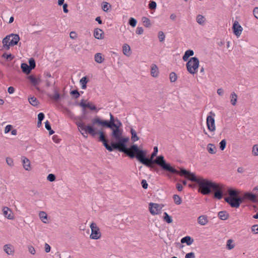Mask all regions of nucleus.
I'll use <instances>...</instances> for the list:
<instances>
[{"label": "nucleus", "mask_w": 258, "mask_h": 258, "mask_svg": "<svg viewBox=\"0 0 258 258\" xmlns=\"http://www.w3.org/2000/svg\"><path fill=\"white\" fill-rule=\"evenodd\" d=\"M199 187V191L203 195H209L214 189H216L217 183L201 177L197 178L195 181Z\"/></svg>", "instance_id": "nucleus-5"}, {"label": "nucleus", "mask_w": 258, "mask_h": 258, "mask_svg": "<svg viewBox=\"0 0 258 258\" xmlns=\"http://www.w3.org/2000/svg\"><path fill=\"white\" fill-rule=\"evenodd\" d=\"M186 67L188 72L194 75L198 72L199 67V60L197 57H191L186 62Z\"/></svg>", "instance_id": "nucleus-7"}, {"label": "nucleus", "mask_w": 258, "mask_h": 258, "mask_svg": "<svg viewBox=\"0 0 258 258\" xmlns=\"http://www.w3.org/2000/svg\"><path fill=\"white\" fill-rule=\"evenodd\" d=\"M142 21L143 23V25L145 27H149L150 26V25H151L150 21L148 18L144 17L142 18Z\"/></svg>", "instance_id": "nucleus-38"}, {"label": "nucleus", "mask_w": 258, "mask_h": 258, "mask_svg": "<svg viewBox=\"0 0 258 258\" xmlns=\"http://www.w3.org/2000/svg\"><path fill=\"white\" fill-rule=\"evenodd\" d=\"M230 206L232 208H238L241 203H242V199L241 197H226L224 199Z\"/></svg>", "instance_id": "nucleus-9"}, {"label": "nucleus", "mask_w": 258, "mask_h": 258, "mask_svg": "<svg viewBox=\"0 0 258 258\" xmlns=\"http://www.w3.org/2000/svg\"><path fill=\"white\" fill-rule=\"evenodd\" d=\"M218 217L222 220H227L229 215L228 213L225 211H222L218 213Z\"/></svg>", "instance_id": "nucleus-24"}, {"label": "nucleus", "mask_w": 258, "mask_h": 258, "mask_svg": "<svg viewBox=\"0 0 258 258\" xmlns=\"http://www.w3.org/2000/svg\"><path fill=\"white\" fill-rule=\"evenodd\" d=\"M231 104L235 106L236 104L237 100V96L235 92H232L230 94V96Z\"/></svg>", "instance_id": "nucleus-28"}, {"label": "nucleus", "mask_w": 258, "mask_h": 258, "mask_svg": "<svg viewBox=\"0 0 258 258\" xmlns=\"http://www.w3.org/2000/svg\"><path fill=\"white\" fill-rule=\"evenodd\" d=\"M94 59L95 61L98 63H101L104 60V58L102 57V55L101 53H97L95 54Z\"/></svg>", "instance_id": "nucleus-29"}, {"label": "nucleus", "mask_w": 258, "mask_h": 258, "mask_svg": "<svg viewBox=\"0 0 258 258\" xmlns=\"http://www.w3.org/2000/svg\"><path fill=\"white\" fill-rule=\"evenodd\" d=\"M157 4L154 1H150L149 7L151 10H155L156 8Z\"/></svg>", "instance_id": "nucleus-51"}, {"label": "nucleus", "mask_w": 258, "mask_h": 258, "mask_svg": "<svg viewBox=\"0 0 258 258\" xmlns=\"http://www.w3.org/2000/svg\"><path fill=\"white\" fill-rule=\"evenodd\" d=\"M141 184L143 188L147 189L148 187V183L145 179H143L141 181Z\"/></svg>", "instance_id": "nucleus-58"}, {"label": "nucleus", "mask_w": 258, "mask_h": 258, "mask_svg": "<svg viewBox=\"0 0 258 258\" xmlns=\"http://www.w3.org/2000/svg\"><path fill=\"white\" fill-rule=\"evenodd\" d=\"M137 22V20L133 18H131L128 22L129 24L133 27H135L136 26Z\"/></svg>", "instance_id": "nucleus-48"}, {"label": "nucleus", "mask_w": 258, "mask_h": 258, "mask_svg": "<svg viewBox=\"0 0 258 258\" xmlns=\"http://www.w3.org/2000/svg\"><path fill=\"white\" fill-rule=\"evenodd\" d=\"M22 160L24 168L26 170L29 171L31 169L30 162L29 160L25 157H22Z\"/></svg>", "instance_id": "nucleus-20"}, {"label": "nucleus", "mask_w": 258, "mask_h": 258, "mask_svg": "<svg viewBox=\"0 0 258 258\" xmlns=\"http://www.w3.org/2000/svg\"><path fill=\"white\" fill-rule=\"evenodd\" d=\"M219 145H220V149L222 151H223L225 149L226 146V140L225 139L222 140L220 142Z\"/></svg>", "instance_id": "nucleus-44"}, {"label": "nucleus", "mask_w": 258, "mask_h": 258, "mask_svg": "<svg viewBox=\"0 0 258 258\" xmlns=\"http://www.w3.org/2000/svg\"><path fill=\"white\" fill-rule=\"evenodd\" d=\"M209 114L206 119L207 126L210 131L214 132L216 129L214 119L215 114L213 111H210Z\"/></svg>", "instance_id": "nucleus-10"}, {"label": "nucleus", "mask_w": 258, "mask_h": 258, "mask_svg": "<svg viewBox=\"0 0 258 258\" xmlns=\"http://www.w3.org/2000/svg\"><path fill=\"white\" fill-rule=\"evenodd\" d=\"M12 126L11 125H7L5 129V133H8L12 129Z\"/></svg>", "instance_id": "nucleus-61"}, {"label": "nucleus", "mask_w": 258, "mask_h": 258, "mask_svg": "<svg viewBox=\"0 0 258 258\" xmlns=\"http://www.w3.org/2000/svg\"><path fill=\"white\" fill-rule=\"evenodd\" d=\"M241 198L242 199V202L245 200L253 203L257 202L256 194H253L250 192H246L244 193L242 197Z\"/></svg>", "instance_id": "nucleus-13"}, {"label": "nucleus", "mask_w": 258, "mask_h": 258, "mask_svg": "<svg viewBox=\"0 0 258 258\" xmlns=\"http://www.w3.org/2000/svg\"><path fill=\"white\" fill-rule=\"evenodd\" d=\"M194 52L192 50L189 49V50H186L185 52L184 55L183 56V57H182L183 60L185 61H187L188 59V58L190 56H192L194 55Z\"/></svg>", "instance_id": "nucleus-26"}, {"label": "nucleus", "mask_w": 258, "mask_h": 258, "mask_svg": "<svg viewBox=\"0 0 258 258\" xmlns=\"http://www.w3.org/2000/svg\"><path fill=\"white\" fill-rule=\"evenodd\" d=\"M163 220L167 223H171L172 222L171 217L166 213H164Z\"/></svg>", "instance_id": "nucleus-39"}, {"label": "nucleus", "mask_w": 258, "mask_h": 258, "mask_svg": "<svg viewBox=\"0 0 258 258\" xmlns=\"http://www.w3.org/2000/svg\"><path fill=\"white\" fill-rule=\"evenodd\" d=\"M52 140L56 143H58L60 141V140L58 138L56 135H54L52 137Z\"/></svg>", "instance_id": "nucleus-64"}, {"label": "nucleus", "mask_w": 258, "mask_h": 258, "mask_svg": "<svg viewBox=\"0 0 258 258\" xmlns=\"http://www.w3.org/2000/svg\"><path fill=\"white\" fill-rule=\"evenodd\" d=\"M111 7V5L107 2H104L102 4V9L104 12H107Z\"/></svg>", "instance_id": "nucleus-37"}, {"label": "nucleus", "mask_w": 258, "mask_h": 258, "mask_svg": "<svg viewBox=\"0 0 258 258\" xmlns=\"http://www.w3.org/2000/svg\"><path fill=\"white\" fill-rule=\"evenodd\" d=\"M29 103L33 106H36L38 104V101L35 97H32L28 99Z\"/></svg>", "instance_id": "nucleus-35"}, {"label": "nucleus", "mask_w": 258, "mask_h": 258, "mask_svg": "<svg viewBox=\"0 0 258 258\" xmlns=\"http://www.w3.org/2000/svg\"><path fill=\"white\" fill-rule=\"evenodd\" d=\"M180 242L181 243H186L187 245H190L193 243L194 239L189 236H186L181 238Z\"/></svg>", "instance_id": "nucleus-21"}, {"label": "nucleus", "mask_w": 258, "mask_h": 258, "mask_svg": "<svg viewBox=\"0 0 258 258\" xmlns=\"http://www.w3.org/2000/svg\"><path fill=\"white\" fill-rule=\"evenodd\" d=\"M19 40L20 37L18 34L15 33H11V34L7 36L3 40L4 47L7 49H9L10 46H14L16 45Z\"/></svg>", "instance_id": "nucleus-6"}, {"label": "nucleus", "mask_w": 258, "mask_h": 258, "mask_svg": "<svg viewBox=\"0 0 258 258\" xmlns=\"http://www.w3.org/2000/svg\"><path fill=\"white\" fill-rule=\"evenodd\" d=\"M185 258H195V254L193 252L187 253L186 254Z\"/></svg>", "instance_id": "nucleus-57"}, {"label": "nucleus", "mask_w": 258, "mask_h": 258, "mask_svg": "<svg viewBox=\"0 0 258 258\" xmlns=\"http://www.w3.org/2000/svg\"><path fill=\"white\" fill-rule=\"evenodd\" d=\"M254 16L258 19V7H255L253 11Z\"/></svg>", "instance_id": "nucleus-60"}, {"label": "nucleus", "mask_w": 258, "mask_h": 258, "mask_svg": "<svg viewBox=\"0 0 258 258\" xmlns=\"http://www.w3.org/2000/svg\"><path fill=\"white\" fill-rule=\"evenodd\" d=\"M214 191V198L218 200H221L223 197V186L222 184L218 183L216 189L213 190Z\"/></svg>", "instance_id": "nucleus-14"}, {"label": "nucleus", "mask_w": 258, "mask_h": 258, "mask_svg": "<svg viewBox=\"0 0 258 258\" xmlns=\"http://www.w3.org/2000/svg\"><path fill=\"white\" fill-rule=\"evenodd\" d=\"M149 208L151 214L153 215H155L161 212L162 206L158 204L150 203L149 205Z\"/></svg>", "instance_id": "nucleus-12"}, {"label": "nucleus", "mask_w": 258, "mask_h": 258, "mask_svg": "<svg viewBox=\"0 0 258 258\" xmlns=\"http://www.w3.org/2000/svg\"><path fill=\"white\" fill-rule=\"evenodd\" d=\"M87 100H85L84 99H82L79 103V105L83 107V108H88L91 110L96 111V112L98 111V109L96 108V106L92 104L91 103L88 102L86 103L85 102H87Z\"/></svg>", "instance_id": "nucleus-15"}, {"label": "nucleus", "mask_w": 258, "mask_h": 258, "mask_svg": "<svg viewBox=\"0 0 258 258\" xmlns=\"http://www.w3.org/2000/svg\"><path fill=\"white\" fill-rule=\"evenodd\" d=\"M47 179L49 181H53L55 180V176L53 174H49L47 177Z\"/></svg>", "instance_id": "nucleus-53"}, {"label": "nucleus", "mask_w": 258, "mask_h": 258, "mask_svg": "<svg viewBox=\"0 0 258 258\" xmlns=\"http://www.w3.org/2000/svg\"><path fill=\"white\" fill-rule=\"evenodd\" d=\"M228 193L229 195V197H237L238 195V192L236 190L231 188L228 189Z\"/></svg>", "instance_id": "nucleus-32"}, {"label": "nucleus", "mask_w": 258, "mask_h": 258, "mask_svg": "<svg viewBox=\"0 0 258 258\" xmlns=\"http://www.w3.org/2000/svg\"><path fill=\"white\" fill-rule=\"evenodd\" d=\"M39 216L40 219L41 220V221L43 223H47L46 220H47V215L45 212L41 211L39 214Z\"/></svg>", "instance_id": "nucleus-33"}, {"label": "nucleus", "mask_w": 258, "mask_h": 258, "mask_svg": "<svg viewBox=\"0 0 258 258\" xmlns=\"http://www.w3.org/2000/svg\"><path fill=\"white\" fill-rule=\"evenodd\" d=\"M178 175L183 177L192 182H195L197 178L195 173L182 167H178Z\"/></svg>", "instance_id": "nucleus-8"}, {"label": "nucleus", "mask_w": 258, "mask_h": 258, "mask_svg": "<svg viewBox=\"0 0 258 258\" xmlns=\"http://www.w3.org/2000/svg\"><path fill=\"white\" fill-rule=\"evenodd\" d=\"M21 68L23 72L26 74H29L32 70L31 68L26 63H22Z\"/></svg>", "instance_id": "nucleus-25"}, {"label": "nucleus", "mask_w": 258, "mask_h": 258, "mask_svg": "<svg viewBox=\"0 0 258 258\" xmlns=\"http://www.w3.org/2000/svg\"><path fill=\"white\" fill-rule=\"evenodd\" d=\"M91 229V234L90 238L93 239H98L101 236V234L100 232L99 227L97 226L96 224L92 222L90 225Z\"/></svg>", "instance_id": "nucleus-11"}, {"label": "nucleus", "mask_w": 258, "mask_h": 258, "mask_svg": "<svg viewBox=\"0 0 258 258\" xmlns=\"http://www.w3.org/2000/svg\"><path fill=\"white\" fill-rule=\"evenodd\" d=\"M62 112L65 115L68 116L69 117H70L72 119L75 118L74 114L69 109H68L67 107L63 108Z\"/></svg>", "instance_id": "nucleus-27"}, {"label": "nucleus", "mask_w": 258, "mask_h": 258, "mask_svg": "<svg viewBox=\"0 0 258 258\" xmlns=\"http://www.w3.org/2000/svg\"><path fill=\"white\" fill-rule=\"evenodd\" d=\"M131 133L132 135L131 139L133 142H135L139 140V137L137 136L136 131L133 128H132L131 130Z\"/></svg>", "instance_id": "nucleus-30"}, {"label": "nucleus", "mask_w": 258, "mask_h": 258, "mask_svg": "<svg viewBox=\"0 0 258 258\" xmlns=\"http://www.w3.org/2000/svg\"><path fill=\"white\" fill-rule=\"evenodd\" d=\"M151 75L152 77L157 78L159 76V72L157 66L155 64L151 65Z\"/></svg>", "instance_id": "nucleus-18"}, {"label": "nucleus", "mask_w": 258, "mask_h": 258, "mask_svg": "<svg viewBox=\"0 0 258 258\" xmlns=\"http://www.w3.org/2000/svg\"><path fill=\"white\" fill-rule=\"evenodd\" d=\"M4 216L8 219L12 220L14 219V216L11 210L7 207H4L3 209Z\"/></svg>", "instance_id": "nucleus-16"}, {"label": "nucleus", "mask_w": 258, "mask_h": 258, "mask_svg": "<svg viewBox=\"0 0 258 258\" xmlns=\"http://www.w3.org/2000/svg\"><path fill=\"white\" fill-rule=\"evenodd\" d=\"M6 162L10 166H13L14 165L13 160L10 157H7L6 158Z\"/></svg>", "instance_id": "nucleus-56"}, {"label": "nucleus", "mask_w": 258, "mask_h": 258, "mask_svg": "<svg viewBox=\"0 0 258 258\" xmlns=\"http://www.w3.org/2000/svg\"><path fill=\"white\" fill-rule=\"evenodd\" d=\"M169 79L171 82H174L177 80V76L174 72H171L169 75Z\"/></svg>", "instance_id": "nucleus-40"}, {"label": "nucleus", "mask_w": 258, "mask_h": 258, "mask_svg": "<svg viewBox=\"0 0 258 258\" xmlns=\"http://www.w3.org/2000/svg\"><path fill=\"white\" fill-rule=\"evenodd\" d=\"M208 222V216L207 215H201L198 218V223L204 226Z\"/></svg>", "instance_id": "nucleus-19"}, {"label": "nucleus", "mask_w": 258, "mask_h": 258, "mask_svg": "<svg viewBox=\"0 0 258 258\" xmlns=\"http://www.w3.org/2000/svg\"><path fill=\"white\" fill-rule=\"evenodd\" d=\"M95 38L102 39L104 38V33H93Z\"/></svg>", "instance_id": "nucleus-50"}, {"label": "nucleus", "mask_w": 258, "mask_h": 258, "mask_svg": "<svg viewBox=\"0 0 258 258\" xmlns=\"http://www.w3.org/2000/svg\"><path fill=\"white\" fill-rule=\"evenodd\" d=\"M50 98L56 101L60 98V95L58 92L55 91L53 95L50 96Z\"/></svg>", "instance_id": "nucleus-49"}, {"label": "nucleus", "mask_w": 258, "mask_h": 258, "mask_svg": "<svg viewBox=\"0 0 258 258\" xmlns=\"http://www.w3.org/2000/svg\"><path fill=\"white\" fill-rule=\"evenodd\" d=\"M252 154L254 156L258 155V145H254L252 148Z\"/></svg>", "instance_id": "nucleus-52"}, {"label": "nucleus", "mask_w": 258, "mask_h": 258, "mask_svg": "<svg viewBox=\"0 0 258 258\" xmlns=\"http://www.w3.org/2000/svg\"><path fill=\"white\" fill-rule=\"evenodd\" d=\"M44 118V114L42 112H40L38 115V120L40 121H42Z\"/></svg>", "instance_id": "nucleus-59"}, {"label": "nucleus", "mask_w": 258, "mask_h": 258, "mask_svg": "<svg viewBox=\"0 0 258 258\" xmlns=\"http://www.w3.org/2000/svg\"><path fill=\"white\" fill-rule=\"evenodd\" d=\"M233 240L232 239H229L227 241L226 246L227 248L230 250L234 247V244H232Z\"/></svg>", "instance_id": "nucleus-41"}, {"label": "nucleus", "mask_w": 258, "mask_h": 258, "mask_svg": "<svg viewBox=\"0 0 258 258\" xmlns=\"http://www.w3.org/2000/svg\"><path fill=\"white\" fill-rule=\"evenodd\" d=\"M207 150L210 154H214L216 153V148L213 144H208Z\"/></svg>", "instance_id": "nucleus-31"}, {"label": "nucleus", "mask_w": 258, "mask_h": 258, "mask_svg": "<svg viewBox=\"0 0 258 258\" xmlns=\"http://www.w3.org/2000/svg\"><path fill=\"white\" fill-rule=\"evenodd\" d=\"M29 66L31 68V70L35 68L36 64L35 60L33 58H31L29 60Z\"/></svg>", "instance_id": "nucleus-46"}, {"label": "nucleus", "mask_w": 258, "mask_h": 258, "mask_svg": "<svg viewBox=\"0 0 258 258\" xmlns=\"http://www.w3.org/2000/svg\"><path fill=\"white\" fill-rule=\"evenodd\" d=\"M76 124L79 131L84 137L87 138L88 134H90L92 137H95L96 135L99 134V141L102 142L104 146L108 151L109 152L112 151V142L110 145L108 144L104 133L102 131H97L95 128L96 125H94L92 123L91 125H86L81 120L76 121Z\"/></svg>", "instance_id": "nucleus-3"}, {"label": "nucleus", "mask_w": 258, "mask_h": 258, "mask_svg": "<svg viewBox=\"0 0 258 258\" xmlns=\"http://www.w3.org/2000/svg\"><path fill=\"white\" fill-rule=\"evenodd\" d=\"M233 32H241L242 28L237 21L234 22L232 27Z\"/></svg>", "instance_id": "nucleus-23"}, {"label": "nucleus", "mask_w": 258, "mask_h": 258, "mask_svg": "<svg viewBox=\"0 0 258 258\" xmlns=\"http://www.w3.org/2000/svg\"><path fill=\"white\" fill-rule=\"evenodd\" d=\"M44 248H45V251L46 252H49L50 251V246H49V245L47 243H45V246H44Z\"/></svg>", "instance_id": "nucleus-62"}, {"label": "nucleus", "mask_w": 258, "mask_h": 258, "mask_svg": "<svg viewBox=\"0 0 258 258\" xmlns=\"http://www.w3.org/2000/svg\"><path fill=\"white\" fill-rule=\"evenodd\" d=\"M28 79L34 85L37 84L38 83L37 79L34 76H29L28 77Z\"/></svg>", "instance_id": "nucleus-45"}, {"label": "nucleus", "mask_w": 258, "mask_h": 258, "mask_svg": "<svg viewBox=\"0 0 258 258\" xmlns=\"http://www.w3.org/2000/svg\"><path fill=\"white\" fill-rule=\"evenodd\" d=\"M197 22L199 24H202L205 22V18L202 15H199L197 17Z\"/></svg>", "instance_id": "nucleus-42"}, {"label": "nucleus", "mask_w": 258, "mask_h": 258, "mask_svg": "<svg viewBox=\"0 0 258 258\" xmlns=\"http://www.w3.org/2000/svg\"><path fill=\"white\" fill-rule=\"evenodd\" d=\"M28 249L29 252L31 254H33V255H34L35 254L36 251H35L34 247L33 246L29 245L28 247Z\"/></svg>", "instance_id": "nucleus-54"}, {"label": "nucleus", "mask_w": 258, "mask_h": 258, "mask_svg": "<svg viewBox=\"0 0 258 258\" xmlns=\"http://www.w3.org/2000/svg\"><path fill=\"white\" fill-rule=\"evenodd\" d=\"M45 127L46 129L49 131V134L50 135L54 134V132L51 129L50 124L48 120L45 122Z\"/></svg>", "instance_id": "nucleus-36"}, {"label": "nucleus", "mask_w": 258, "mask_h": 258, "mask_svg": "<svg viewBox=\"0 0 258 258\" xmlns=\"http://www.w3.org/2000/svg\"><path fill=\"white\" fill-rule=\"evenodd\" d=\"M251 231L254 234H258V225L252 226Z\"/></svg>", "instance_id": "nucleus-55"}, {"label": "nucleus", "mask_w": 258, "mask_h": 258, "mask_svg": "<svg viewBox=\"0 0 258 258\" xmlns=\"http://www.w3.org/2000/svg\"><path fill=\"white\" fill-rule=\"evenodd\" d=\"M70 94L75 99L78 98L80 95L79 92H78V91L77 90H74L70 92Z\"/></svg>", "instance_id": "nucleus-43"}, {"label": "nucleus", "mask_w": 258, "mask_h": 258, "mask_svg": "<svg viewBox=\"0 0 258 258\" xmlns=\"http://www.w3.org/2000/svg\"><path fill=\"white\" fill-rule=\"evenodd\" d=\"M122 52L126 56H130L131 55V47L127 44H124L122 46Z\"/></svg>", "instance_id": "nucleus-22"}, {"label": "nucleus", "mask_w": 258, "mask_h": 258, "mask_svg": "<svg viewBox=\"0 0 258 258\" xmlns=\"http://www.w3.org/2000/svg\"><path fill=\"white\" fill-rule=\"evenodd\" d=\"M2 57L6 58L8 60H12L14 58V56L11 54H7L6 53L3 54Z\"/></svg>", "instance_id": "nucleus-47"}, {"label": "nucleus", "mask_w": 258, "mask_h": 258, "mask_svg": "<svg viewBox=\"0 0 258 258\" xmlns=\"http://www.w3.org/2000/svg\"><path fill=\"white\" fill-rule=\"evenodd\" d=\"M88 82V80L87 77H83L80 81V83L82 86V89H85L87 88V83Z\"/></svg>", "instance_id": "nucleus-34"}, {"label": "nucleus", "mask_w": 258, "mask_h": 258, "mask_svg": "<svg viewBox=\"0 0 258 258\" xmlns=\"http://www.w3.org/2000/svg\"><path fill=\"white\" fill-rule=\"evenodd\" d=\"M4 250L8 255H13L15 253L14 247L10 244H5L4 246Z\"/></svg>", "instance_id": "nucleus-17"}, {"label": "nucleus", "mask_w": 258, "mask_h": 258, "mask_svg": "<svg viewBox=\"0 0 258 258\" xmlns=\"http://www.w3.org/2000/svg\"><path fill=\"white\" fill-rule=\"evenodd\" d=\"M110 120H103L101 119L99 117L96 116L93 118L91 120V123L94 125H100L102 127H107L110 128L113 132L116 127H118L119 130L120 126L121 125V122L117 118H115L111 113L109 112Z\"/></svg>", "instance_id": "nucleus-4"}, {"label": "nucleus", "mask_w": 258, "mask_h": 258, "mask_svg": "<svg viewBox=\"0 0 258 258\" xmlns=\"http://www.w3.org/2000/svg\"><path fill=\"white\" fill-rule=\"evenodd\" d=\"M153 150L150 157H146V151L139 148L136 158L140 162L150 168H153V164H157L166 172V175L169 179L175 181V175L177 174V170L170 164L166 162L163 155L157 156H157L158 151V147H154Z\"/></svg>", "instance_id": "nucleus-1"}, {"label": "nucleus", "mask_w": 258, "mask_h": 258, "mask_svg": "<svg viewBox=\"0 0 258 258\" xmlns=\"http://www.w3.org/2000/svg\"><path fill=\"white\" fill-rule=\"evenodd\" d=\"M165 36L164 33L159 34V35L158 36V38L159 39V40L161 42L163 41V40L165 39Z\"/></svg>", "instance_id": "nucleus-63"}, {"label": "nucleus", "mask_w": 258, "mask_h": 258, "mask_svg": "<svg viewBox=\"0 0 258 258\" xmlns=\"http://www.w3.org/2000/svg\"><path fill=\"white\" fill-rule=\"evenodd\" d=\"M122 133V130H119L118 127L111 132L110 136L112 140L116 141V142H112V151L116 149L120 152L125 153L130 158H134L136 157L139 148L136 144H133L130 148H127L126 144L129 139L127 137L123 138Z\"/></svg>", "instance_id": "nucleus-2"}]
</instances>
